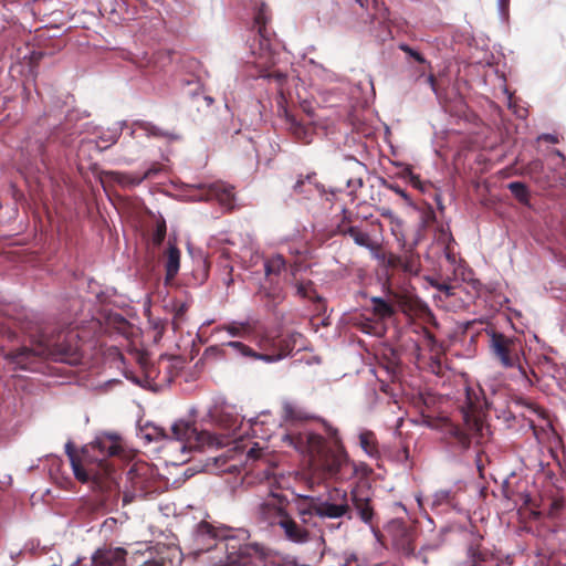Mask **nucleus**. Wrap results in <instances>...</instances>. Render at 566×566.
Wrapping results in <instances>:
<instances>
[{
    "mask_svg": "<svg viewBox=\"0 0 566 566\" xmlns=\"http://www.w3.org/2000/svg\"><path fill=\"white\" fill-rule=\"evenodd\" d=\"M171 432L174 438L166 437V448L169 450L178 448L180 450V457L176 459L174 464H180L186 462V458L184 454L187 452L188 448H192V440H195L199 446H209V447H226L229 442L222 438H219L216 434H212L207 431L198 432L197 429L187 421L178 420L171 426Z\"/></svg>",
    "mask_w": 566,
    "mask_h": 566,
    "instance_id": "nucleus-1",
    "label": "nucleus"
},
{
    "mask_svg": "<svg viewBox=\"0 0 566 566\" xmlns=\"http://www.w3.org/2000/svg\"><path fill=\"white\" fill-rule=\"evenodd\" d=\"M348 510L346 491L335 489L328 494V499L313 502L310 509L300 510L298 515L303 523H308L307 516H311L313 513L322 518H339Z\"/></svg>",
    "mask_w": 566,
    "mask_h": 566,
    "instance_id": "nucleus-2",
    "label": "nucleus"
},
{
    "mask_svg": "<svg viewBox=\"0 0 566 566\" xmlns=\"http://www.w3.org/2000/svg\"><path fill=\"white\" fill-rule=\"evenodd\" d=\"M41 355L52 357L55 360L64 361L67 364H75L78 360V349L76 345H61L57 344L53 348L41 350H33L27 347L20 348L17 352L10 353L7 358L15 365V368L25 369L31 356Z\"/></svg>",
    "mask_w": 566,
    "mask_h": 566,
    "instance_id": "nucleus-3",
    "label": "nucleus"
},
{
    "mask_svg": "<svg viewBox=\"0 0 566 566\" xmlns=\"http://www.w3.org/2000/svg\"><path fill=\"white\" fill-rule=\"evenodd\" d=\"M289 500L282 494L271 492L259 504L256 516L260 524L264 526L280 525L286 517Z\"/></svg>",
    "mask_w": 566,
    "mask_h": 566,
    "instance_id": "nucleus-4",
    "label": "nucleus"
},
{
    "mask_svg": "<svg viewBox=\"0 0 566 566\" xmlns=\"http://www.w3.org/2000/svg\"><path fill=\"white\" fill-rule=\"evenodd\" d=\"M234 549V546H231ZM270 556L259 544H245L228 553L223 566H271Z\"/></svg>",
    "mask_w": 566,
    "mask_h": 566,
    "instance_id": "nucleus-5",
    "label": "nucleus"
},
{
    "mask_svg": "<svg viewBox=\"0 0 566 566\" xmlns=\"http://www.w3.org/2000/svg\"><path fill=\"white\" fill-rule=\"evenodd\" d=\"M511 340L504 335L492 333L490 339L491 352L505 368H512L515 366V359L511 355Z\"/></svg>",
    "mask_w": 566,
    "mask_h": 566,
    "instance_id": "nucleus-6",
    "label": "nucleus"
},
{
    "mask_svg": "<svg viewBox=\"0 0 566 566\" xmlns=\"http://www.w3.org/2000/svg\"><path fill=\"white\" fill-rule=\"evenodd\" d=\"M145 465H133L126 473V479L129 482V486L124 491L123 502L130 503L135 497L143 496L144 494V480L143 476L146 473Z\"/></svg>",
    "mask_w": 566,
    "mask_h": 566,
    "instance_id": "nucleus-7",
    "label": "nucleus"
},
{
    "mask_svg": "<svg viewBox=\"0 0 566 566\" xmlns=\"http://www.w3.org/2000/svg\"><path fill=\"white\" fill-rule=\"evenodd\" d=\"M305 523L302 522V524H298L296 521H294L290 514L286 515L285 518H283L282 523L279 525L280 528L284 533V537L294 544L303 545L306 544L310 539V532L304 526Z\"/></svg>",
    "mask_w": 566,
    "mask_h": 566,
    "instance_id": "nucleus-8",
    "label": "nucleus"
},
{
    "mask_svg": "<svg viewBox=\"0 0 566 566\" xmlns=\"http://www.w3.org/2000/svg\"><path fill=\"white\" fill-rule=\"evenodd\" d=\"M254 20H255L256 25L259 27V34L261 38L259 55L261 59L264 60V62H262L261 64L262 65L272 64L273 63L272 53H271L272 49H271L270 40L266 38V30H265V24L268 22V15H266V8L264 4H262L260 7Z\"/></svg>",
    "mask_w": 566,
    "mask_h": 566,
    "instance_id": "nucleus-9",
    "label": "nucleus"
},
{
    "mask_svg": "<svg viewBox=\"0 0 566 566\" xmlns=\"http://www.w3.org/2000/svg\"><path fill=\"white\" fill-rule=\"evenodd\" d=\"M125 551L123 548L98 549L93 556L92 566H122Z\"/></svg>",
    "mask_w": 566,
    "mask_h": 566,
    "instance_id": "nucleus-10",
    "label": "nucleus"
},
{
    "mask_svg": "<svg viewBox=\"0 0 566 566\" xmlns=\"http://www.w3.org/2000/svg\"><path fill=\"white\" fill-rule=\"evenodd\" d=\"M117 440L118 437L114 433H103L97 436L90 447L98 450L103 455H114L119 449Z\"/></svg>",
    "mask_w": 566,
    "mask_h": 566,
    "instance_id": "nucleus-11",
    "label": "nucleus"
},
{
    "mask_svg": "<svg viewBox=\"0 0 566 566\" xmlns=\"http://www.w3.org/2000/svg\"><path fill=\"white\" fill-rule=\"evenodd\" d=\"M132 137H138L140 135H145L147 137H169L175 138L174 135L164 132L159 127L153 125L148 122L137 120L133 124V128L130 132Z\"/></svg>",
    "mask_w": 566,
    "mask_h": 566,
    "instance_id": "nucleus-12",
    "label": "nucleus"
},
{
    "mask_svg": "<svg viewBox=\"0 0 566 566\" xmlns=\"http://www.w3.org/2000/svg\"><path fill=\"white\" fill-rule=\"evenodd\" d=\"M216 198L227 209L233 207V189L224 187L223 185H213L209 188V195L207 199Z\"/></svg>",
    "mask_w": 566,
    "mask_h": 566,
    "instance_id": "nucleus-13",
    "label": "nucleus"
},
{
    "mask_svg": "<svg viewBox=\"0 0 566 566\" xmlns=\"http://www.w3.org/2000/svg\"><path fill=\"white\" fill-rule=\"evenodd\" d=\"M249 329L247 322H231L213 329V335L220 336L226 333L230 337H243Z\"/></svg>",
    "mask_w": 566,
    "mask_h": 566,
    "instance_id": "nucleus-14",
    "label": "nucleus"
},
{
    "mask_svg": "<svg viewBox=\"0 0 566 566\" xmlns=\"http://www.w3.org/2000/svg\"><path fill=\"white\" fill-rule=\"evenodd\" d=\"M180 268V251L175 245L169 243L167 251L166 271L168 277H174Z\"/></svg>",
    "mask_w": 566,
    "mask_h": 566,
    "instance_id": "nucleus-15",
    "label": "nucleus"
},
{
    "mask_svg": "<svg viewBox=\"0 0 566 566\" xmlns=\"http://www.w3.org/2000/svg\"><path fill=\"white\" fill-rule=\"evenodd\" d=\"M347 234L353 239V241L363 248L368 249L369 251H374L375 243L370 239L369 234L357 227H350L347 230Z\"/></svg>",
    "mask_w": 566,
    "mask_h": 566,
    "instance_id": "nucleus-16",
    "label": "nucleus"
},
{
    "mask_svg": "<svg viewBox=\"0 0 566 566\" xmlns=\"http://www.w3.org/2000/svg\"><path fill=\"white\" fill-rule=\"evenodd\" d=\"M138 436L142 440H144L147 443L158 441L160 439L166 440V434L164 430L156 426H146L145 428L140 429Z\"/></svg>",
    "mask_w": 566,
    "mask_h": 566,
    "instance_id": "nucleus-17",
    "label": "nucleus"
},
{
    "mask_svg": "<svg viewBox=\"0 0 566 566\" xmlns=\"http://www.w3.org/2000/svg\"><path fill=\"white\" fill-rule=\"evenodd\" d=\"M353 501L360 518L369 524L373 518V509L369 506L367 499H359L356 493H353Z\"/></svg>",
    "mask_w": 566,
    "mask_h": 566,
    "instance_id": "nucleus-18",
    "label": "nucleus"
},
{
    "mask_svg": "<svg viewBox=\"0 0 566 566\" xmlns=\"http://www.w3.org/2000/svg\"><path fill=\"white\" fill-rule=\"evenodd\" d=\"M284 419L285 420H303L307 418V413L297 405L285 401L283 403Z\"/></svg>",
    "mask_w": 566,
    "mask_h": 566,
    "instance_id": "nucleus-19",
    "label": "nucleus"
},
{
    "mask_svg": "<svg viewBox=\"0 0 566 566\" xmlns=\"http://www.w3.org/2000/svg\"><path fill=\"white\" fill-rule=\"evenodd\" d=\"M66 448V453L69 455V459L71 461V465H72V470H73V473L75 475V478L80 481H87L88 480V473L83 469L82 464L80 463V461H77L73 454V452L71 451L72 449V446L71 443H66L65 446Z\"/></svg>",
    "mask_w": 566,
    "mask_h": 566,
    "instance_id": "nucleus-20",
    "label": "nucleus"
},
{
    "mask_svg": "<svg viewBox=\"0 0 566 566\" xmlns=\"http://www.w3.org/2000/svg\"><path fill=\"white\" fill-rule=\"evenodd\" d=\"M373 311L380 318L390 317L394 313L391 305L381 297H371Z\"/></svg>",
    "mask_w": 566,
    "mask_h": 566,
    "instance_id": "nucleus-21",
    "label": "nucleus"
},
{
    "mask_svg": "<svg viewBox=\"0 0 566 566\" xmlns=\"http://www.w3.org/2000/svg\"><path fill=\"white\" fill-rule=\"evenodd\" d=\"M126 125V122H118L114 127L108 128L102 136V140L105 144L104 147H108L117 142L123 127Z\"/></svg>",
    "mask_w": 566,
    "mask_h": 566,
    "instance_id": "nucleus-22",
    "label": "nucleus"
},
{
    "mask_svg": "<svg viewBox=\"0 0 566 566\" xmlns=\"http://www.w3.org/2000/svg\"><path fill=\"white\" fill-rule=\"evenodd\" d=\"M400 268L403 272L410 275H417L420 271V263L418 256L409 255L402 258V263H400Z\"/></svg>",
    "mask_w": 566,
    "mask_h": 566,
    "instance_id": "nucleus-23",
    "label": "nucleus"
},
{
    "mask_svg": "<svg viewBox=\"0 0 566 566\" xmlns=\"http://www.w3.org/2000/svg\"><path fill=\"white\" fill-rule=\"evenodd\" d=\"M507 188L514 195V197L516 199H518L521 202L528 201V190L523 182H520V181L510 182Z\"/></svg>",
    "mask_w": 566,
    "mask_h": 566,
    "instance_id": "nucleus-24",
    "label": "nucleus"
},
{
    "mask_svg": "<svg viewBox=\"0 0 566 566\" xmlns=\"http://www.w3.org/2000/svg\"><path fill=\"white\" fill-rule=\"evenodd\" d=\"M359 443L361 449L368 454L374 455L376 454L377 450L374 444V434L369 431L361 432L359 434Z\"/></svg>",
    "mask_w": 566,
    "mask_h": 566,
    "instance_id": "nucleus-25",
    "label": "nucleus"
},
{
    "mask_svg": "<svg viewBox=\"0 0 566 566\" xmlns=\"http://www.w3.org/2000/svg\"><path fill=\"white\" fill-rule=\"evenodd\" d=\"M226 345L234 349L241 356L250 357L254 355V352L249 346L244 345L241 342L231 340L228 342Z\"/></svg>",
    "mask_w": 566,
    "mask_h": 566,
    "instance_id": "nucleus-26",
    "label": "nucleus"
},
{
    "mask_svg": "<svg viewBox=\"0 0 566 566\" xmlns=\"http://www.w3.org/2000/svg\"><path fill=\"white\" fill-rule=\"evenodd\" d=\"M285 265V262L281 255H276L270 262L265 263V272L270 274L274 271H280Z\"/></svg>",
    "mask_w": 566,
    "mask_h": 566,
    "instance_id": "nucleus-27",
    "label": "nucleus"
},
{
    "mask_svg": "<svg viewBox=\"0 0 566 566\" xmlns=\"http://www.w3.org/2000/svg\"><path fill=\"white\" fill-rule=\"evenodd\" d=\"M451 496L450 490H439L433 494L432 505H442L449 502Z\"/></svg>",
    "mask_w": 566,
    "mask_h": 566,
    "instance_id": "nucleus-28",
    "label": "nucleus"
},
{
    "mask_svg": "<svg viewBox=\"0 0 566 566\" xmlns=\"http://www.w3.org/2000/svg\"><path fill=\"white\" fill-rule=\"evenodd\" d=\"M380 213L382 217L387 218L391 222V224H395L397 227H399L401 224V220L398 218V216L396 213H394L392 210L382 208L380 210Z\"/></svg>",
    "mask_w": 566,
    "mask_h": 566,
    "instance_id": "nucleus-29",
    "label": "nucleus"
},
{
    "mask_svg": "<svg viewBox=\"0 0 566 566\" xmlns=\"http://www.w3.org/2000/svg\"><path fill=\"white\" fill-rule=\"evenodd\" d=\"M400 263H402V258L390 253L387 255V259H386V262L384 265L387 268H390V269H396V268H400Z\"/></svg>",
    "mask_w": 566,
    "mask_h": 566,
    "instance_id": "nucleus-30",
    "label": "nucleus"
},
{
    "mask_svg": "<svg viewBox=\"0 0 566 566\" xmlns=\"http://www.w3.org/2000/svg\"><path fill=\"white\" fill-rule=\"evenodd\" d=\"M303 436H298L297 438H293L290 434H285L283 437V441L287 442L290 446H294L295 449L303 451L301 444L303 443Z\"/></svg>",
    "mask_w": 566,
    "mask_h": 566,
    "instance_id": "nucleus-31",
    "label": "nucleus"
},
{
    "mask_svg": "<svg viewBox=\"0 0 566 566\" xmlns=\"http://www.w3.org/2000/svg\"><path fill=\"white\" fill-rule=\"evenodd\" d=\"M400 49L412 56L419 63H426V59L417 51L412 50L406 44H401Z\"/></svg>",
    "mask_w": 566,
    "mask_h": 566,
    "instance_id": "nucleus-32",
    "label": "nucleus"
},
{
    "mask_svg": "<svg viewBox=\"0 0 566 566\" xmlns=\"http://www.w3.org/2000/svg\"><path fill=\"white\" fill-rule=\"evenodd\" d=\"M251 357L259 359V360H263L265 363H274V361H277L281 359L280 355L270 356V355L256 354L255 352H254V355H252Z\"/></svg>",
    "mask_w": 566,
    "mask_h": 566,
    "instance_id": "nucleus-33",
    "label": "nucleus"
},
{
    "mask_svg": "<svg viewBox=\"0 0 566 566\" xmlns=\"http://www.w3.org/2000/svg\"><path fill=\"white\" fill-rule=\"evenodd\" d=\"M157 169L150 168L148 169L143 176H137L132 179L133 185L140 184L144 179L151 177L153 175L157 174Z\"/></svg>",
    "mask_w": 566,
    "mask_h": 566,
    "instance_id": "nucleus-34",
    "label": "nucleus"
},
{
    "mask_svg": "<svg viewBox=\"0 0 566 566\" xmlns=\"http://www.w3.org/2000/svg\"><path fill=\"white\" fill-rule=\"evenodd\" d=\"M165 234H166V227H165V224L164 223L163 224H158L156 233L154 235L155 243L159 244L164 240Z\"/></svg>",
    "mask_w": 566,
    "mask_h": 566,
    "instance_id": "nucleus-35",
    "label": "nucleus"
},
{
    "mask_svg": "<svg viewBox=\"0 0 566 566\" xmlns=\"http://www.w3.org/2000/svg\"><path fill=\"white\" fill-rule=\"evenodd\" d=\"M510 0H497V8L500 11V14L502 17H505L507 13Z\"/></svg>",
    "mask_w": 566,
    "mask_h": 566,
    "instance_id": "nucleus-36",
    "label": "nucleus"
},
{
    "mask_svg": "<svg viewBox=\"0 0 566 566\" xmlns=\"http://www.w3.org/2000/svg\"><path fill=\"white\" fill-rule=\"evenodd\" d=\"M346 182H347V187L350 188L352 191H354L363 186V180L360 178L348 179Z\"/></svg>",
    "mask_w": 566,
    "mask_h": 566,
    "instance_id": "nucleus-37",
    "label": "nucleus"
},
{
    "mask_svg": "<svg viewBox=\"0 0 566 566\" xmlns=\"http://www.w3.org/2000/svg\"><path fill=\"white\" fill-rule=\"evenodd\" d=\"M370 252H371V255H373L376 260H378L382 265L385 264L386 259H387V254L378 252V249H377V245H376V244H375V249H374V251H370Z\"/></svg>",
    "mask_w": 566,
    "mask_h": 566,
    "instance_id": "nucleus-38",
    "label": "nucleus"
},
{
    "mask_svg": "<svg viewBox=\"0 0 566 566\" xmlns=\"http://www.w3.org/2000/svg\"><path fill=\"white\" fill-rule=\"evenodd\" d=\"M287 119L290 120L291 123V128L294 129V134L296 135H300L301 130H302V127L298 123H296V120L290 116H287Z\"/></svg>",
    "mask_w": 566,
    "mask_h": 566,
    "instance_id": "nucleus-39",
    "label": "nucleus"
},
{
    "mask_svg": "<svg viewBox=\"0 0 566 566\" xmlns=\"http://www.w3.org/2000/svg\"><path fill=\"white\" fill-rule=\"evenodd\" d=\"M538 140H546V142L553 143V144L558 142L557 137L552 134H543L538 137Z\"/></svg>",
    "mask_w": 566,
    "mask_h": 566,
    "instance_id": "nucleus-40",
    "label": "nucleus"
},
{
    "mask_svg": "<svg viewBox=\"0 0 566 566\" xmlns=\"http://www.w3.org/2000/svg\"><path fill=\"white\" fill-rule=\"evenodd\" d=\"M296 290H297L298 295H301L303 297L307 296V286L300 284L296 286Z\"/></svg>",
    "mask_w": 566,
    "mask_h": 566,
    "instance_id": "nucleus-41",
    "label": "nucleus"
},
{
    "mask_svg": "<svg viewBox=\"0 0 566 566\" xmlns=\"http://www.w3.org/2000/svg\"><path fill=\"white\" fill-rule=\"evenodd\" d=\"M437 287H438V290L444 292L447 295L451 294V287L449 285L439 284V285H437Z\"/></svg>",
    "mask_w": 566,
    "mask_h": 566,
    "instance_id": "nucleus-42",
    "label": "nucleus"
},
{
    "mask_svg": "<svg viewBox=\"0 0 566 566\" xmlns=\"http://www.w3.org/2000/svg\"><path fill=\"white\" fill-rule=\"evenodd\" d=\"M390 189H392L397 195L401 196L402 198H407L406 191L400 189L399 187L390 186Z\"/></svg>",
    "mask_w": 566,
    "mask_h": 566,
    "instance_id": "nucleus-43",
    "label": "nucleus"
},
{
    "mask_svg": "<svg viewBox=\"0 0 566 566\" xmlns=\"http://www.w3.org/2000/svg\"><path fill=\"white\" fill-rule=\"evenodd\" d=\"M553 155H554V156H555V157H556L560 163H564L565 157H564V155H563L559 150L555 149V150L553 151Z\"/></svg>",
    "mask_w": 566,
    "mask_h": 566,
    "instance_id": "nucleus-44",
    "label": "nucleus"
},
{
    "mask_svg": "<svg viewBox=\"0 0 566 566\" xmlns=\"http://www.w3.org/2000/svg\"><path fill=\"white\" fill-rule=\"evenodd\" d=\"M307 440L313 443H318L321 441V438L318 436L308 434Z\"/></svg>",
    "mask_w": 566,
    "mask_h": 566,
    "instance_id": "nucleus-45",
    "label": "nucleus"
},
{
    "mask_svg": "<svg viewBox=\"0 0 566 566\" xmlns=\"http://www.w3.org/2000/svg\"><path fill=\"white\" fill-rule=\"evenodd\" d=\"M248 455H249L250 458H255L256 455H255V451H254V449H250V450H249V452H248Z\"/></svg>",
    "mask_w": 566,
    "mask_h": 566,
    "instance_id": "nucleus-46",
    "label": "nucleus"
},
{
    "mask_svg": "<svg viewBox=\"0 0 566 566\" xmlns=\"http://www.w3.org/2000/svg\"><path fill=\"white\" fill-rule=\"evenodd\" d=\"M338 468H339V461L331 470L336 472L338 470Z\"/></svg>",
    "mask_w": 566,
    "mask_h": 566,
    "instance_id": "nucleus-47",
    "label": "nucleus"
},
{
    "mask_svg": "<svg viewBox=\"0 0 566 566\" xmlns=\"http://www.w3.org/2000/svg\"><path fill=\"white\" fill-rule=\"evenodd\" d=\"M185 474H186L187 476H192V475H193V472H192V471L187 470V471L185 472Z\"/></svg>",
    "mask_w": 566,
    "mask_h": 566,
    "instance_id": "nucleus-48",
    "label": "nucleus"
},
{
    "mask_svg": "<svg viewBox=\"0 0 566 566\" xmlns=\"http://www.w3.org/2000/svg\"><path fill=\"white\" fill-rule=\"evenodd\" d=\"M429 81L433 85V76H429Z\"/></svg>",
    "mask_w": 566,
    "mask_h": 566,
    "instance_id": "nucleus-49",
    "label": "nucleus"
}]
</instances>
